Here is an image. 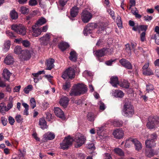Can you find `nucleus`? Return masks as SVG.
<instances>
[{
  "label": "nucleus",
  "mask_w": 159,
  "mask_h": 159,
  "mask_svg": "<svg viewBox=\"0 0 159 159\" xmlns=\"http://www.w3.org/2000/svg\"><path fill=\"white\" fill-rule=\"evenodd\" d=\"M70 94L71 96H76L80 95L76 85L75 87H74V88L72 89Z\"/></svg>",
  "instance_id": "5701e85b"
},
{
  "label": "nucleus",
  "mask_w": 159,
  "mask_h": 159,
  "mask_svg": "<svg viewBox=\"0 0 159 159\" xmlns=\"http://www.w3.org/2000/svg\"><path fill=\"white\" fill-rule=\"evenodd\" d=\"M22 43L23 46L27 47L30 45V42L27 40H23L22 41Z\"/></svg>",
  "instance_id": "4d7b16f0"
},
{
  "label": "nucleus",
  "mask_w": 159,
  "mask_h": 159,
  "mask_svg": "<svg viewBox=\"0 0 159 159\" xmlns=\"http://www.w3.org/2000/svg\"><path fill=\"white\" fill-rule=\"evenodd\" d=\"M110 84L114 87H116L117 85L119 84L118 79L116 76H112L110 78Z\"/></svg>",
  "instance_id": "4be33fe9"
},
{
  "label": "nucleus",
  "mask_w": 159,
  "mask_h": 159,
  "mask_svg": "<svg viewBox=\"0 0 159 159\" xmlns=\"http://www.w3.org/2000/svg\"><path fill=\"white\" fill-rule=\"evenodd\" d=\"M23 50H22L20 47L17 46L15 47L14 49V52L17 54H21Z\"/></svg>",
  "instance_id": "c9c22d12"
},
{
  "label": "nucleus",
  "mask_w": 159,
  "mask_h": 159,
  "mask_svg": "<svg viewBox=\"0 0 159 159\" xmlns=\"http://www.w3.org/2000/svg\"><path fill=\"white\" fill-rule=\"evenodd\" d=\"M70 59L72 61H75L77 59L76 53L75 51H71L70 53Z\"/></svg>",
  "instance_id": "2f4dec72"
},
{
  "label": "nucleus",
  "mask_w": 159,
  "mask_h": 159,
  "mask_svg": "<svg viewBox=\"0 0 159 159\" xmlns=\"http://www.w3.org/2000/svg\"><path fill=\"white\" fill-rule=\"evenodd\" d=\"M149 137L150 138L146 141L145 143L146 147L151 148L155 146V140L157 136L156 134L153 133L151 134Z\"/></svg>",
  "instance_id": "39448f33"
},
{
  "label": "nucleus",
  "mask_w": 159,
  "mask_h": 159,
  "mask_svg": "<svg viewBox=\"0 0 159 159\" xmlns=\"http://www.w3.org/2000/svg\"><path fill=\"white\" fill-rule=\"evenodd\" d=\"M120 85L121 87L128 89L129 87V84L128 81L124 80L122 83L120 84Z\"/></svg>",
  "instance_id": "e433bc0d"
},
{
  "label": "nucleus",
  "mask_w": 159,
  "mask_h": 159,
  "mask_svg": "<svg viewBox=\"0 0 159 159\" xmlns=\"http://www.w3.org/2000/svg\"><path fill=\"white\" fill-rule=\"evenodd\" d=\"M8 120L9 123L11 125H13L15 122L14 119L11 116H9L8 117Z\"/></svg>",
  "instance_id": "6e6d98bb"
},
{
  "label": "nucleus",
  "mask_w": 159,
  "mask_h": 159,
  "mask_svg": "<svg viewBox=\"0 0 159 159\" xmlns=\"http://www.w3.org/2000/svg\"><path fill=\"white\" fill-rule=\"evenodd\" d=\"M73 140V139L70 136L65 137L62 142L60 143L61 148L64 150L68 149L72 144Z\"/></svg>",
  "instance_id": "423d86ee"
},
{
  "label": "nucleus",
  "mask_w": 159,
  "mask_h": 159,
  "mask_svg": "<svg viewBox=\"0 0 159 159\" xmlns=\"http://www.w3.org/2000/svg\"><path fill=\"white\" fill-rule=\"evenodd\" d=\"M68 0H59V3L61 7H64L66 3Z\"/></svg>",
  "instance_id": "5fc2aeb1"
},
{
  "label": "nucleus",
  "mask_w": 159,
  "mask_h": 159,
  "mask_svg": "<svg viewBox=\"0 0 159 159\" xmlns=\"http://www.w3.org/2000/svg\"><path fill=\"white\" fill-rule=\"evenodd\" d=\"M135 139L129 138L126 140L125 144V146L126 148H129L131 146L132 144H134Z\"/></svg>",
  "instance_id": "bb28decb"
},
{
  "label": "nucleus",
  "mask_w": 159,
  "mask_h": 159,
  "mask_svg": "<svg viewBox=\"0 0 159 159\" xmlns=\"http://www.w3.org/2000/svg\"><path fill=\"white\" fill-rule=\"evenodd\" d=\"M123 131L120 129H118L114 130L113 133L114 137L116 139H120L124 135Z\"/></svg>",
  "instance_id": "ddd939ff"
},
{
  "label": "nucleus",
  "mask_w": 159,
  "mask_h": 159,
  "mask_svg": "<svg viewBox=\"0 0 159 159\" xmlns=\"http://www.w3.org/2000/svg\"><path fill=\"white\" fill-rule=\"evenodd\" d=\"M113 124L116 127H120L122 126L123 122L120 120L114 121Z\"/></svg>",
  "instance_id": "a18cd8bd"
},
{
  "label": "nucleus",
  "mask_w": 159,
  "mask_h": 159,
  "mask_svg": "<svg viewBox=\"0 0 159 159\" xmlns=\"http://www.w3.org/2000/svg\"><path fill=\"white\" fill-rule=\"evenodd\" d=\"M86 140V137L82 134L77 133L74 141L76 143L75 147L76 148L81 146L85 143Z\"/></svg>",
  "instance_id": "7ed1b4c3"
},
{
  "label": "nucleus",
  "mask_w": 159,
  "mask_h": 159,
  "mask_svg": "<svg viewBox=\"0 0 159 159\" xmlns=\"http://www.w3.org/2000/svg\"><path fill=\"white\" fill-rule=\"evenodd\" d=\"M85 76H91L92 75V73L91 72L88 70H86L84 71L83 74Z\"/></svg>",
  "instance_id": "603ef678"
},
{
  "label": "nucleus",
  "mask_w": 159,
  "mask_h": 159,
  "mask_svg": "<svg viewBox=\"0 0 159 159\" xmlns=\"http://www.w3.org/2000/svg\"><path fill=\"white\" fill-rule=\"evenodd\" d=\"M55 134L52 133L48 132L44 135V137L46 139L51 140L55 138Z\"/></svg>",
  "instance_id": "393cba45"
},
{
  "label": "nucleus",
  "mask_w": 159,
  "mask_h": 159,
  "mask_svg": "<svg viewBox=\"0 0 159 159\" xmlns=\"http://www.w3.org/2000/svg\"><path fill=\"white\" fill-rule=\"evenodd\" d=\"M98 30L97 31L98 34H100L102 33L106 29V26L103 23H100L98 25Z\"/></svg>",
  "instance_id": "c756f323"
},
{
  "label": "nucleus",
  "mask_w": 159,
  "mask_h": 159,
  "mask_svg": "<svg viewBox=\"0 0 159 159\" xmlns=\"http://www.w3.org/2000/svg\"><path fill=\"white\" fill-rule=\"evenodd\" d=\"M11 29L17 34L24 35L26 33V28L22 24H13L11 26Z\"/></svg>",
  "instance_id": "f03ea898"
},
{
  "label": "nucleus",
  "mask_w": 159,
  "mask_h": 159,
  "mask_svg": "<svg viewBox=\"0 0 159 159\" xmlns=\"http://www.w3.org/2000/svg\"><path fill=\"white\" fill-rule=\"evenodd\" d=\"M134 145L136 151H139L142 148V144L141 143L136 139H135Z\"/></svg>",
  "instance_id": "b1692460"
},
{
  "label": "nucleus",
  "mask_w": 159,
  "mask_h": 159,
  "mask_svg": "<svg viewBox=\"0 0 159 159\" xmlns=\"http://www.w3.org/2000/svg\"><path fill=\"white\" fill-rule=\"evenodd\" d=\"M6 85L5 82L3 81L0 77V87L3 88L5 87Z\"/></svg>",
  "instance_id": "338daca9"
},
{
  "label": "nucleus",
  "mask_w": 159,
  "mask_h": 159,
  "mask_svg": "<svg viewBox=\"0 0 159 159\" xmlns=\"http://www.w3.org/2000/svg\"><path fill=\"white\" fill-rule=\"evenodd\" d=\"M39 125L40 126L41 128L43 129L47 128L46 121L43 118H42L39 119Z\"/></svg>",
  "instance_id": "cd10ccee"
},
{
  "label": "nucleus",
  "mask_w": 159,
  "mask_h": 159,
  "mask_svg": "<svg viewBox=\"0 0 159 159\" xmlns=\"http://www.w3.org/2000/svg\"><path fill=\"white\" fill-rule=\"evenodd\" d=\"M153 89V87L152 84H149L147 85L146 86V90L148 91L152 90Z\"/></svg>",
  "instance_id": "0e129e2a"
},
{
  "label": "nucleus",
  "mask_w": 159,
  "mask_h": 159,
  "mask_svg": "<svg viewBox=\"0 0 159 159\" xmlns=\"http://www.w3.org/2000/svg\"><path fill=\"white\" fill-rule=\"evenodd\" d=\"M30 106L32 109L34 108L36 106V103L35 100L34 98H31L30 101Z\"/></svg>",
  "instance_id": "de8ad7c7"
},
{
  "label": "nucleus",
  "mask_w": 159,
  "mask_h": 159,
  "mask_svg": "<svg viewBox=\"0 0 159 159\" xmlns=\"http://www.w3.org/2000/svg\"><path fill=\"white\" fill-rule=\"evenodd\" d=\"M46 22V20L44 18L41 17L38 20L35 25L39 26L44 24Z\"/></svg>",
  "instance_id": "7c9ffc66"
},
{
  "label": "nucleus",
  "mask_w": 159,
  "mask_h": 159,
  "mask_svg": "<svg viewBox=\"0 0 159 159\" xmlns=\"http://www.w3.org/2000/svg\"><path fill=\"white\" fill-rule=\"evenodd\" d=\"M92 17V14L86 10H84L81 14V19L82 21L85 23H88L91 19Z\"/></svg>",
  "instance_id": "0eeeda50"
},
{
  "label": "nucleus",
  "mask_w": 159,
  "mask_h": 159,
  "mask_svg": "<svg viewBox=\"0 0 159 159\" xmlns=\"http://www.w3.org/2000/svg\"><path fill=\"white\" fill-rule=\"evenodd\" d=\"M158 118L150 117L148 119V122L147 124V126L150 129H152L159 123V120Z\"/></svg>",
  "instance_id": "1a4fd4ad"
},
{
  "label": "nucleus",
  "mask_w": 159,
  "mask_h": 159,
  "mask_svg": "<svg viewBox=\"0 0 159 159\" xmlns=\"http://www.w3.org/2000/svg\"><path fill=\"white\" fill-rule=\"evenodd\" d=\"M92 29H91L89 27L86 26V28L84 29L83 31V33L84 35L87 36L88 34H90L92 32Z\"/></svg>",
  "instance_id": "ea45409f"
},
{
  "label": "nucleus",
  "mask_w": 159,
  "mask_h": 159,
  "mask_svg": "<svg viewBox=\"0 0 159 159\" xmlns=\"http://www.w3.org/2000/svg\"><path fill=\"white\" fill-rule=\"evenodd\" d=\"M113 94L114 96L120 98L123 97L124 96V93L123 92L119 90H115L113 91Z\"/></svg>",
  "instance_id": "a878e982"
},
{
  "label": "nucleus",
  "mask_w": 159,
  "mask_h": 159,
  "mask_svg": "<svg viewBox=\"0 0 159 159\" xmlns=\"http://www.w3.org/2000/svg\"><path fill=\"white\" fill-rule=\"evenodd\" d=\"M99 105L100 109L104 110L105 108L104 104L101 101L99 102Z\"/></svg>",
  "instance_id": "052dcab7"
},
{
  "label": "nucleus",
  "mask_w": 159,
  "mask_h": 159,
  "mask_svg": "<svg viewBox=\"0 0 159 159\" xmlns=\"http://www.w3.org/2000/svg\"><path fill=\"white\" fill-rule=\"evenodd\" d=\"M10 16L12 20H16L18 18V14L15 10L11 11Z\"/></svg>",
  "instance_id": "473e14b6"
},
{
  "label": "nucleus",
  "mask_w": 159,
  "mask_h": 159,
  "mask_svg": "<svg viewBox=\"0 0 159 159\" xmlns=\"http://www.w3.org/2000/svg\"><path fill=\"white\" fill-rule=\"evenodd\" d=\"M58 46L59 48L63 51L69 47V45L67 43L62 42L59 44Z\"/></svg>",
  "instance_id": "c85d7f7f"
},
{
  "label": "nucleus",
  "mask_w": 159,
  "mask_h": 159,
  "mask_svg": "<svg viewBox=\"0 0 159 159\" xmlns=\"http://www.w3.org/2000/svg\"><path fill=\"white\" fill-rule=\"evenodd\" d=\"M7 110V107L3 103L0 104V111L2 114H4L5 111H8Z\"/></svg>",
  "instance_id": "f704fd0d"
},
{
  "label": "nucleus",
  "mask_w": 159,
  "mask_h": 159,
  "mask_svg": "<svg viewBox=\"0 0 159 159\" xmlns=\"http://www.w3.org/2000/svg\"><path fill=\"white\" fill-rule=\"evenodd\" d=\"M75 72L74 69L71 67H69L64 71L61 77L65 80L72 79L75 78Z\"/></svg>",
  "instance_id": "20e7f679"
},
{
  "label": "nucleus",
  "mask_w": 159,
  "mask_h": 159,
  "mask_svg": "<svg viewBox=\"0 0 159 159\" xmlns=\"http://www.w3.org/2000/svg\"><path fill=\"white\" fill-rule=\"evenodd\" d=\"M125 49L126 51V52L129 53L130 52L131 49V48L129 44V43H127L125 45Z\"/></svg>",
  "instance_id": "e2e57ef3"
},
{
  "label": "nucleus",
  "mask_w": 159,
  "mask_h": 159,
  "mask_svg": "<svg viewBox=\"0 0 159 159\" xmlns=\"http://www.w3.org/2000/svg\"><path fill=\"white\" fill-rule=\"evenodd\" d=\"M143 74L146 75H153L154 73L151 69H148L146 70L143 71Z\"/></svg>",
  "instance_id": "58836bf2"
},
{
  "label": "nucleus",
  "mask_w": 159,
  "mask_h": 159,
  "mask_svg": "<svg viewBox=\"0 0 159 159\" xmlns=\"http://www.w3.org/2000/svg\"><path fill=\"white\" fill-rule=\"evenodd\" d=\"M146 33L145 32H143L140 34V39L142 42H143L145 39V36Z\"/></svg>",
  "instance_id": "680f3d73"
},
{
  "label": "nucleus",
  "mask_w": 159,
  "mask_h": 159,
  "mask_svg": "<svg viewBox=\"0 0 159 159\" xmlns=\"http://www.w3.org/2000/svg\"><path fill=\"white\" fill-rule=\"evenodd\" d=\"M29 5L31 6H33L36 5L38 3L36 0H30L29 2Z\"/></svg>",
  "instance_id": "8fccbe9b"
},
{
  "label": "nucleus",
  "mask_w": 159,
  "mask_h": 159,
  "mask_svg": "<svg viewBox=\"0 0 159 159\" xmlns=\"http://www.w3.org/2000/svg\"><path fill=\"white\" fill-rule=\"evenodd\" d=\"M50 38V34L48 33L46 34L39 39L41 44L44 46L47 45L49 42Z\"/></svg>",
  "instance_id": "9b49d317"
},
{
  "label": "nucleus",
  "mask_w": 159,
  "mask_h": 159,
  "mask_svg": "<svg viewBox=\"0 0 159 159\" xmlns=\"http://www.w3.org/2000/svg\"><path fill=\"white\" fill-rule=\"evenodd\" d=\"M78 10L79 8L77 6L73 7L70 11V14L71 16L72 17H76L78 13Z\"/></svg>",
  "instance_id": "412c9836"
},
{
  "label": "nucleus",
  "mask_w": 159,
  "mask_h": 159,
  "mask_svg": "<svg viewBox=\"0 0 159 159\" xmlns=\"http://www.w3.org/2000/svg\"><path fill=\"white\" fill-rule=\"evenodd\" d=\"M70 83L69 81H67L66 82L65 84L63 85L62 88L63 89L66 90L67 89L70 88Z\"/></svg>",
  "instance_id": "49530a36"
},
{
  "label": "nucleus",
  "mask_w": 159,
  "mask_h": 159,
  "mask_svg": "<svg viewBox=\"0 0 159 159\" xmlns=\"http://www.w3.org/2000/svg\"><path fill=\"white\" fill-rule=\"evenodd\" d=\"M7 106V110L8 111L13 106V101L12 100L10 101L8 103Z\"/></svg>",
  "instance_id": "13d9d810"
},
{
  "label": "nucleus",
  "mask_w": 159,
  "mask_h": 159,
  "mask_svg": "<svg viewBox=\"0 0 159 159\" xmlns=\"http://www.w3.org/2000/svg\"><path fill=\"white\" fill-rule=\"evenodd\" d=\"M115 152L120 156H123L124 155V152L123 151L119 148H116L114 149Z\"/></svg>",
  "instance_id": "72a5a7b5"
},
{
  "label": "nucleus",
  "mask_w": 159,
  "mask_h": 159,
  "mask_svg": "<svg viewBox=\"0 0 159 159\" xmlns=\"http://www.w3.org/2000/svg\"><path fill=\"white\" fill-rule=\"evenodd\" d=\"M54 110L55 114L57 116L61 118L64 117V113L60 108L58 107H55Z\"/></svg>",
  "instance_id": "dca6fc26"
},
{
  "label": "nucleus",
  "mask_w": 159,
  "mask_h": 159,
  "mask_svg": "<svg viewBox=\"0 0 159 159\" xmlns=\"http://www.w3.org/2000/svg\"><path fill=\"white\" fill-rule=\"evenodd\" d=\"M38 26L34 25L32 27V35L35 37H37L40 34L42 30L41 29H39Z\"/></svg>",
  "instance_id": "2eb2a0df"
},
{
  "label": "nucleus",
  "mask_w": 159,
  "mask_h": 159,
  "mask_svg": "<svg viewBox=\"0 0 159 159\" xmlns=\"http://www.w3.org/2000/svg\"><path fill=\"white\" fill-rule=\"evenodd\" d=\"M148 26L146 25H143L139 26V30H141L142 31H144L145 32L147 29Z\"/></svg>",
  "instance_id": "864d4df0"
},
{
  "label": "nucleus",
  "mask_w": 159,
  "mask_h": 159,
  "mask_svg": "<svg viewBox=\"0 0 159 159\" xmlns=\"http://www.w3.org/2000/svg\"><path fill=\"white\" fill-rule=\"evenodd\" d=\"M87 118L90 121H94V114L91 112L88 113L87 115Z\"/></svg>",
  "instance_id": "4c0bfd02"
},
{
  "label": "nucleus",
  "mask_w": 159,
  "mask_h": 159,
  "mask_svg": "<svg viewBox=\"0 0 159 159\" xmlns=\"http://www.w3.org/2000/svg\"><path fill=\"white\" fill-rule=\"evenodd\" d=\"M4 62L7 65L12 64L14 62L13 58L11 55H8L5 58Z\"/></svg>",
  "instance_id": "6ab92c4d"
},
{
  "label": "nucleus",
  "mask_w": 159,
  "mask_h": 159,
  "mask_svg": "<svg viewBox=\"0 0 159 159\" xmlns=\"http://www.w3.org/2000/svg\"><path fill=\"white\" fill-rule=\"evenodd\" d=\"M55 61L54 59L49 58L46 60L45 64L46 66V69L47 70H51L54 67V63Z\"/></svg>",
  "instance_id": "f8f14e48"
},
{
  "label": "nucleus",
  "mask_w": 159,
  "mask_h": 159,
  "mask_svg": "<svg viewBox=\"0 0 159 159\" xmlns=\"http://www.w3.org/2000/svg\"><path fill=\"white\" fill-rule=\"evenodd\" d=\"M11 73L7 69H4L3 70L2 76L4 79L9 81Z\"/></svg>",
  "instance_id": "aec40b11"
},
{
  "label": "nucleus",
  "mask_w": 159,
  "mask_h": 159,
  "mask_svg": "<svg viewBox=\"0 0 159 159\" xmlns=\"http://www.w3.org/2000/svg\"><path fill=\"white\" fill-rule=\"evenodd\" d=\"M119 62L121 65L128 69H132L133 68L132 65L128 60L125 59L123 58L119 60Z\"/></svg>",
  "instance_id": "9d476101"
},
{
  "label": "nucleus",
  "mask_w": 159,
  "mask_h": 159,
  "mask_svg": "<svg viewBox=\"0 0 159 159\" xmlns=\"http://www.w3.org/2000/svg\"><path fill=\"white\" fill-rule=\"evenodd\" d=\"M109 49L107 48H103L101 49L96 50L94 52L95 56L100 60V58L106 55L107 52L109 51Z\"/></svg>",
  "instance_id": "6e6552de"
},
{
  "label": "nucleus",
  "mask_w": 159,
  "mask_h": 159,
  "mask_svg": "<svg viewBox=\"0 0 159 159\" xmlns=\"http://www.w3.org/2000/svg\"><path fill=\"white\" fill-rule=\"evenodd\" d=\"M122 113L125 116L128 117H132L134 113L133 106L130 103H125L123 106Z\"/></svg>",
  "instance_id": "f257e3e1"
},
{
  "label": "nucleus",
  "mask_w": 159,
  "mask_h": 159,
  "mask_svg": "<svg viewBox=\"0 0 159 159\" xmlns=\"http://www.w3.org/2000/svg\"><path fill=\"white\" fill-rule=\"evenodd\" d=\"M46 118L48 120L50 121L52 118V114L49 112H47L46 113Z\"/></svg>",
  "instance_id": "69168bd1"
},
{
  "label": "nucleus",
  "mask_w": 159,
  "mask_h": 159,
  "mask_svg": "<svg viewBox=\"0 0 159 159\" xmlns=\"http://www.w3.org/2000/svg\"><path fill=\"white\" fill-rule=\"evenodd\" d=\"M86 26H88V27H89L91 29L93 30L94 28H97V25L96 23H93L88 24Z\"/></svg>",
  "instance_id": "09e8293b"
},
{
  "label": "nucleus",
  "mask_w": 159,
  "mask_h": 159,
  "mask_svg": "<svg viewBox=\"0 0 159 159\" xmlns=\"http://www.w3.org/2000/svg\"><path fill=\"white\" fill-rule=\"evenodd\" d=\"M30 57V52L27 50H23L20 55V57L25 60H29Z\"/></svg>",
  "instance_id": "4468645a"
},
{
  "label": "nucleus",
  "mask_w": 159,
  "mask_h": 159,
  "mask_svg": "<svg viewBox=\"0 0 159 159\" xmlns=\"http://www.w3.org/2000/svg\"><path fill=\"white\" fill-rule=\"evenodd\" d=\"M69 101L68 98L66 97H64L60 99L59 103L61 106L65 108L67 107Z\"/></svg>",
  "instance_id": "a211bd4d"
},
{
  "label": "nucleus",
  "mask_w": 159,
  "mask_h": 159,
  "mask_svg": "<svg viewBox=\"0 0 159 159\" xmlns=\"http://www.w3.org/2000/svg\"><path fill=\"white\" fill-rule=\"evenodd\" d=\"M155 42L157 44H159V34H156L155 35Z\"/></svg>",
  "instance_id": "774afa93"
},
{
  "label": "nucleus",
  "mask_w": 159,
  "mask_h": 159,
  "mask_svg": "<svg viewBox=\"0 0 159 159\" xmlns=\"http://www.w3.org/2000/svg\"><path fill=\"white\" fill-rule=\"evenodd\" d=\"M10 45V42L9 41H7L5 43L4 49L5 51H7L9 49Z\"/></svg>",
  "instance_id": "c03bdc74"
},
{
  "label": "nucleus",
  "mask_w": 159,
  "mask_h": 159,
  "mask_svg": "<svg viewBox=\"0 0 159 159\" xmlns=\"http://www.w3.org/2000/svg\"><path fill=\"white\" fill-rule=\"evenodd\" d=\"M154 154L155 153L152 150H150L146 151V155L148 157H152Z\"/></svg>",
  "instance_id": "a19ab883"
},
{
  "label": "nucleus",
  "mask_w": 159,
  "mask_h": 159,
  "mask_svg": "<svg viewBox=\"0 0 159 159\" xmlns=\"http://www.w3.org/2000/svg\"><path fill=\"white\" fill-rule=\"evenodd\" d=\"M20 11L21 13L25 14L28 13L29 11V9L25 7H20Z\"/></svg>",
  "instance_id": "79ce46f5"
},
{
  "label": "nucleus",
  "mask_w": 159,
  "mask_h": 159,
  "mask_svg": "<svg viewBox=\"0 0 159 159\" xmlns=\"http://www.w3.org/2000/svg\"><path fill=\"white\" fill-rule=\"evenodd\" d=\"M15 119L16 122L19 123L21 122L23 120V118L21 117V116L20 115L16 116Z\"/></svg>",
  "instance_id": "3c124183"
},
{
  "label": "nucleus",
  "mask_w": 159,
  "mask_h": 159,
  "mask_svg": "<svg viewBox=\"0 0 159 159\" xmlns=\"http://www.w3.org/2000/svg\"><path fill=\"white\" fill-rule=\"evenodd\" d=\"M144 20L147 21H150L152 18V17L151 16L148 15L144 16Z\"/></svg>",
  "instance_id": "bf43d9fd"
},
{
  "label": "nucleus",
  "mask_w": 159,
  "mask_h": 159,
  "mask_svg": "<svg viewBox=\"0 0 159 159\" xmlns=\"http://www.w3.org/2000/svg\"><path fill=\"white\" fill-rule=\"evenodd\" d=\"M33 87L31 85H29L24 89V91L26 94L28 93L30 91L32 90Z\"/></svg>",
  "instance_id": "37998d69"
},
{
  "label": "nucleus",
  "mask_w": 159,
  "mask_h": 159,
  "mask_svg": "<svg viewBox=\"0 0 159 159\" xmlns=\"http://www.w3.org/2000/svg\"><path fill=\"white\" fill-rule=\"evenodd\" d=\"M80 94H84L87 90V89L85 85L83 84H78L76 85Z\"/></svg>",
  "instance_id": "f3484780"
}]
</instances>
